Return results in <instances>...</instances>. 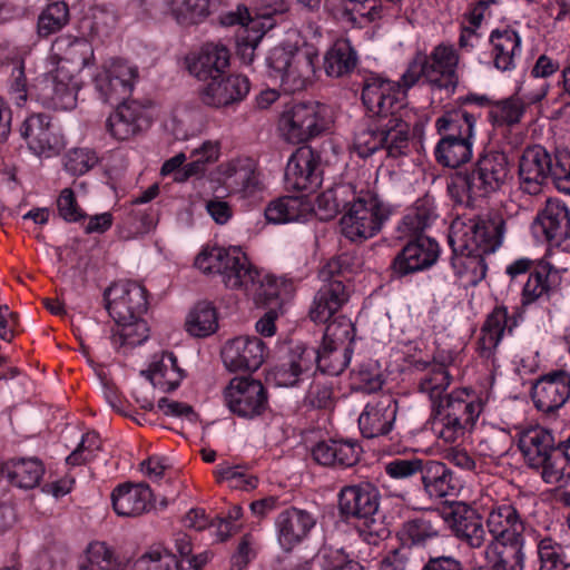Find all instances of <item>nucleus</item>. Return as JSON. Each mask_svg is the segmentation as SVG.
Segmentation results:
<instances>
[{"label":"nucleus","mask_w":570,"mask_h":570,"mask_svg":"<svg viewBox=\"0 0 570 570\" xmlns=\"http://www.w3.org/2000/svg\"><path fill=\"white\" fill-rule=\"evenodd\" d=\"M141 374L150 381L154 387L167 393L176 390L183 377V370L178 367L177 358L173 353H163L158 360L150 363L149 368Z\"/></svg>","instance_id":"36"},{"label":"nucleus","mask_w":570,"mask_h":570,"mask_svg":"<svg viewBox=\"0 0 570 570\" xmlns=\"http://www.w3.org/2000/svg\"><path fill=\"white\" fill-rule=\"evenodd\" d=\"M494 67L500 71L515 69L522 53V40L511 27L497 28L489 36Z\"/></svg>","instance_id":"29"},{"label":"nucleus","mask_w":570,"mask_h":570,"mask_svg":"<svg viewBox=\"0 0 570 570\" xmlns=\"http://www.w3.org/2000/svg\"><path fill=\"white\" fill-rule=\"evenodd\" d=\"M362 100L370 112L389 118L392 115V83L389 79L371 77L366 80Z\"/></svg>","instance_id":"40"},{"label":"nucleus","mask_w":570,"mask_h":570,"mask_svg":"<svg viewBox=\"0 0 570 570\" xmlns=\"http://www.w3.org/2000/svg\"><path fill=\"white\" fill-rule=\"evenodd\" d=\"M392 119L383 126L362 129L355 134L354 149L360 157L366 158L381 148L386 150L387 156L392 155V142H389V135L392 128L389 126Z\"/></svg>","instance_id":"45"},{"label":"nucleus","mask_w":570,"mask_h":570,"mask_svg":"<svg viewBox=\"0 0 570 570\" xmlns=\"http://www.w3.org/2000/svg\"><path fill=\"white\" fill-rule=\"evenodd\" d=\"M125 564L112 548L106 542H91L85 558L79 562V570H124Z\"/></svg>","instance_id":"47"},{"label":"nucleus","mask_w":570,"mask_h":570,"mask_svg":"<svg viewBox=\"0 0 570 570\" xmlns=\"http://www.w3.org/2000/svg\"><path fill=\"white\" fill-rule=\"evenodd\" d=\"M268 347L257 336H238L226 342L222 351L225 366L232 371L258 370L268 356Z\"/></svg>","instance_id":"14"},{"label":"nucleus","mask_w":570,"mask_h":570,"mask_svg":"<svg viewBox=\"0 0 570 570\" xmlns=\"http://www.w3.org/2000/svg\"><path fill=\"white\" fill-rule=\"evenodd\" d=\"M137 77L136 67L122 60H115L96 76L95 86L105 102L116 104L130 95Z\"/></svg>","instance_id":"18"},{"label":"nucleus","mask_w":570,"mask_h":570,"mask_svg":"<svg viewBox=\"0 0 570 570\" xmlns=\"http://www.w3.org/2000/svg\"><path fill=\"white\" fill-rule=\"evenodd\" d=\"M224 175L228 185L244 194L253 196L261 188V181L250 159H235L226 165Z\"/></svg>","instance_id":"42"},{"label":"nucleus","mask_w":570,"mask_h":570,"mask_svg":"<svg viewBox=\"0 0 570 570\" xmlns=\"http://www.w3.org/2000/svg\"><path fill=\"white\" fill-rule=\"evenodd\" d=\"M459 60L460 56L453 45L440 43L430 55L417 52L401 79L394 82V90L397 87L405 91L424 78L435 88L453 91L459 82L456 75Z\"/></svg>","instance_id":"2"},{"label":"nucleus","mask_w":570,"mask_h":570,"mask_svg":"<svg viewBox=\"0 0 570 570\" xmlns=\"http://www.w3.org/2000/svg\"><path fill=\"white\" fill-rule=\"evenodd\" d=\"M451 375L448 368L442 364H433L420 379V392L426 394L432 404L433 410L439 403H442L443 394L450 385Z\"/></svg>","instance_id":"51"},{"label":"nucleus","mask_w":570,"mask_h":570,"mask_svg":"<svg viewBox=\"0 0 570 570\" xmlns=\"http://www.w3.org/2000/svg\"><path fill=\"white\" fill-rule=\"evenodd\" d=\"M210 0H170L169 9L177 22L197 23L209 14Z\"/></svg>","instance_id":"54"},{"label":"nucleus","mask_w":570,"mask_h":570,"mask_svg":"<svg viewBox=\"0 0 570 570\" xmlns=\"http://www.w3.org/2000/svg\"><path fill=\"white\" fill-rule=\"evenodd\" d=\"M484 554L493 570L524 569L523 538L491 541L487 546Z\"/></svg>","instance_id":"33"},{"label":"nucleus","mask_w":570,"mask_h":570,"mask_svg":"<svg viewBox=\"0 0 570 570\" xmlns=\"http://www.w3.org/2000/svg\"><path fill=\"white\" fill-rule=\"evenodd\" d=\"M317 58L318 55L312 46L283 45L269 51L266 62L271 75L279 79L282 88L294 94L312 83Z\"/></svg>","instance_id":"4"},{"label":"nucleus","mask_w":570,"mask_h":570,"mask_svg":"<svg viewBox=\"0 0 570 570\" xmlns=\"http://www.w3.org/2000/svg\"><path fill=\"white\" fill-rule=\"evenodd\" d=\"M417 471L422 472V481L430 497H454L462 489V481L446 465H394V478H406Z\"/></svg>","instance_id":"17"},{"label":"nucleus","mask_w":570,"mask_h":570,"mask_svg":"<svg viewBox=\"0 0 570 570\" xmlns=\"http://www.w3.org/2000/svg\"><path fill=\"white\" fill-rule=\"evenodd\" d=\"M543 481L557 487L559 500L570 507V465H530Z\"/></svg>","instance_id":"55"},{"label":"nucleus","mask_w":570,"mask_h":570,"mask_svg":"<svg viewBox=\"0 0 570 570\" xmlns=\"http://www.w3.org/2000/svg\"><path fill=\"white\" fill-rule=\"evenodd\" d=\"M117 328L112 331L111 342L116 348H128L144 343L149 336V327L142 317L137 320L116 322Z\"/></svg>","instance_id":"50"},{"label":"nucleus","mask_w":570,"mask_h":570,"mask_svg":"<svg viewBox=\"0 0 570 570\" xmlns=\"http://www.w3.org/2000/svg\"><path fill=\"white\" fill-rule=\"evenodd\" d=\"M132 570H180L179 560L168 550L145 552L134 563Z\"/></svg>","instance_id":"56"},{"label":"nucleus","mask_w":570,"mask_h":570,"mask_svg":"<svg viewBox=\"0 0 570 570\" xmlns=\"http://www.w3.org/2000/svg\"><path fill=\"white\" fill-rule=\"evenodd\" d=\"M435 534L436 531L429 521L424 519H413L403 525L397 533V538L402 546L406 548L421 543Z\"/></svg>","instance_id":"60"},{"label":"nucleus","mask_w":570,"mask_h":570,"mask_svg":"<svg viewBox=\"0 0 570 570\" xmlns=\"http://www.w3.org/2000/svg\"><path fill=\"white\" fill-rule=\"evenodd\" d=\"M491 541L523 538V521L517 508L510 502L497 503L492 507L487 519Z\"/></svg>","instance_id":"30"},{"label":"nucleus","mask_w":570,"mask_h":570,"mask_svg":"<svg viewBox=\"0 0 570 570\" xmlns=\"http://www.w3.org/2000/svg\"><path fill=\"white\" fill-rule=\"evenodd\" d=\"M187 332L195 337H206L217 330V314L208 302L198 303L188 314L185 323Z\"/></svg>","instance_id":"52"},{"label":"nucleus","mask_w":570,"mask_h":570,"mask_svg":"<svg viewBox=\"0 0 570 570\" xmlns=\"http://www.w3.org/2000/svg\"><path fill=\"white\" fill-rule=\"evenodd\" d=\"M472 147L471 138H441L434 150L435 159L443 167L459 168L471 160Z\"/></svg>","instance_id":"44"},{"label":"nucleus","mask_w":570,"mask_h":570,"mask_svg":"<svg viewBox=\"0 0 570 570\" xmlns=\"http://www.w3.org/2000/svg\"><path fill=\"white\" fill-rule=\"evenodd\" d=\"M510 178L508 156L501 151L481 155L463 181L470 197H488L500 191Z\"/></svg>","instance_id":"10"},{"label":"nucleus","mask_w":570,"mask_h":570,"mask_svg":"<svg viewBox=\"0 0 570 570\" xmlns=\"http://www.w3.org/2000/svg\"><path fill=\"white\" fill-rule=\"evenodd\" d=\"M230 53L223 45L206 43L197 56L188 62V70L199 80L224 75L229 66Z\"/></svg>","instance_id":"31"},{"label":"nucleus","mask_w":570,"mask_h":570,"mask_svg":"<svg viewBox=\"0 0 570 570\" xmlns=\"http://www.w3.org/2000/svg\"><path fill=\"white\" fill-rule=\"evenodd\" d=\"M246 292H250L254 295V299L257 304H262L267 306L268 309L274 307H281L279 301V285L278 281L269 275L262 276L258 273V277L256 278L255 286L245 289Z\"/></svg>","instance_id":"57"},{"label":"nucleus","mask_w":570,"mask_h":570,"mask_svg":"<svg viewBox=\"0 0 570 570\" xmlns=\"http://www.w3.org/2000/svg\"><path fill=\"white\" fill-rule=\"evenodd\" d=\"M392 395L384 394L374 404H367L358 417L362 435L367 439L385 435L392 428Z\"/></svg>","instance_id":"34"},{"label":"nucleus","mask_w":570,"mask_h":570,"mask_svg":"<svg viewBox=\"0 0 570 570\" xmlns=\"http://www.w3.org/2000/svg\"><path fill=\"white\" fill-rule=\"evenodd\" d=\"M98 164L97 154L89 148H73L63 157L65 169L73 176L88 173Z\"/></svg>","instance_id":"58"},{"label":"nucleus","mask_w":570,"mask_h":570,"mask_svg":"<svg viewBox=\"0 0 570 570\" xmlns=\"http://www.w3.org/2000/svg\"><path fill=\"white\" fill-rule=\"evenodd\" d=\"M350 258L341 255L330 259L318 272L323 285L315 294L309 309V317L316 323H327L333 315L347 302L348 294L344 285L345 272Z\"/></svg>","instance_id":"5"},{"label":"nucleus","mask_w":570,"mask_h":570,"mask_svg":"<svg viewBox=\"0 0 570 570\" xmlns=\"http://www.w3.org/2000/svg\"><path fill=\"white\" fill-rule=\"evenodd\" d=\"M440 255L438 242L426 236L409 240L394 257V274L406 276L433 266Z\"/></svg>","instance_id":"19"},{"label":"nucleus","mask_w":570,"mask_h":570,"mask_svg":"<svg viewBox=\"0 0 570 570\" xmlns=\"http://www.w3.org/2000/svg\"><path fill=\"white\" fill-rule=\"evenodd\" d=\"M20 135L38 156L51 157L63 148L62 138L53 132L50 117L45 114L28 117L20 127Z\"/></svg>","instance_id":"22"},{"label":"nucleus","mask_w":570,"mask_h":570,"mask_svg":"<svg viewBox=\"0 0 570 570\" xmlns=\"http://www.w3.org/2000/svg\"><path fill=\"white\" fill-rule=\"evenodd\" d=\"M531 396L539 411L556 412L570 397V374L558 370L540 376L532 386Z\"/></svg>","instance_id":"20"},{"label":"nucleus","mask_w":570,"mask_h":570,"mask_svg":"<svg viewBox=\"0 0 570 570\" xmlns=\"http://www.w3.org/2000/svg\"><path fill=\"white\" fill-rule=\"evenodd\" d=\"M537 239L559 246L570 238V209L559 199H548L531 225Z\"/></svg>","instance_id":"13"},{"label":"nucleus","mask_w":570,"mask_h":570,"mask_svg":"<svg viewBox=\"0 0 570 570\" xmlns=\"http://www.w3.org/2000/svg\"><path fill=\"white\" fill-rule=\"evenodd\" d=\"M532 81H524L517 90L515 96L493 104L489 110V119L495 126H513L519 124L525 111V104H535L542 100L548 92V85L541 82L531 89Z\"/></svg>","instance_id":"15"},{"label":"nucleus","mask_w":570,"mask_h":570,"mask_svg":"<svg viewBox=\"0 0 570 570\" xmlns=\"http://www.w3.org/2000/svg\"><path fill=\"white\" fill-rule=\"evenodd\" d=\"M309 210V204L302 198L284 196L268 204L265 208V217L269 223L285 224L301 220L308 215Z\"/></svg>","instance_id":"43"},{"label":"nucleus","mask_w":570,"mask_h":570,"mask_svg":"<svg viewBox=\"0 0 570 570\" xmlns=\"http://www.w3.org/2000/svg\"><path fill=\"white\" fill-rule=\"evenodd\" d=\"M346 213L340 225L342 234L352 242L364 240L376 235L389 218V213L382 208L381 202L371 191L354 190Z\"/></svg>","instance_id":"6"},{"label":"nucleus","mask_w":570,"mask_h":570,"mask_svg":"<svg viewBox=\"0 0 570 570\" xmlns=\"http://www.w3.org/2000/svg\"><path fill=\"white\" fill-rule=\"evenodd\" d=\"M104 301L115 322L137 320L148 308L147 292L136 282H117L104 292Z\"/></svg>","instance_id":"12"},{"label":"nucleus","mask_w":570,"mask_h":570,"mask_svg":"<svg viewBox=\"0 0 570 570\" xmlns=\"http://www.w3.org/2000/svg\"><path fill=\"white\" fill-rule=\"evenodd\" d=\"M228 256L234 258V263L223 265L220 276L224 284L229 288L248 289L255 286L258 271L253 268L246 255L236 247L229 248Z\"/></svg>","instance_id":"39"},{"label":"nucleus","mask_w":570,"mask_h":570,"mask_svg":"<svg viewBox=\"0 0 570 570\" xmlns=\"http://www.w3.org/2000/svg\"><path fill=\"white\" fill-rule=\"evenodd\" d=\"M338 510L345 521L363 519L372 535L386 540L392 534L389 524H384V517L379 514V493L370 484L343 488L338 494Z\"/></svg>","instance_id":"8"},{"label":"nucleus","mask_w":570,"mask_h":570,"mask_svg":"<svg viewBox=\"0 0 570 570\" xmlns=\"http://www.w3.org/2000/svg\"><path fill=\"white\" fill-rule=\"evenodd\" d=\"M505 219L490 212L451 224L449 244L453 250L452 267L466 285H478L487 275L485 255L494 253L503 242Z\"/></svg>","instance_id":"1"},{"label":"nucleus","mask_w":570,"mask_h":570,"mask_svg":"<svg viewBox=\"0 0 570 570\" xmlns=\"http://www.w3.org/2000/svg\"><path fill=\"white\" fill-rule=\"evenodd\" d=\"M249 92V81L245 76H215L202 90L204 104L212 107H225L243 100Z\"/></svg>","instance_id":"26"},{"label":"nucleus","mask_w":570,"mask_h":570,"mask_svg":"<svg viewBox=\"0 0 570 570\" xmlns=\"http://www.w3.org/2000/svg\"><path fill=\"white\" fill-rule=\"evenodd\" d=\"M352 196H354V187L350 184H342L326 189L315 200L316 215L322 220L335 217L341 207L344 209L347 207Z\"/></svg>","instance_id":"46"},{"label":"nucleus","mask_w":570,"mask_h":570,"mask_svg":"<svg viewBox=\"0 0 570 570\" xmlns=\"http://www.w3.org/2000/svg\"><path fill=\"white\" fill-rule=\"evenodd\" d=\"M316 368L327 375H340L351 361L353 350L351 346H337L335 344L322 343L316 348Z\"/></svg>","instance_id":"48"},{"label":"nucleus","mask_w":570,"mask_h":570,"mask_svg":"<svg viewBox=\"0 0 570 570\" xmlns=\"http://www.w3.org/2000/svg\"><path fill=\"white\" fill-rule=\"evenodd\" d=\"M501 4L502 0H476L468 4L461 18L471 26L481 28L483 22L498 13Z\"/></svg>","instance_id":"64"},{"label":"nucleus","mask_w":570,"mask_h":570,"mask_svg":"<svg viewBox=\"0 0 570 570\" xmlns=\"http://www.w3.org/2000/svg\"><path fill=\"white\" fill-rule=\"evenodd\" d=\"M101 451V440L96 432H87L82 435L78 446L69 454L66 463H88L96 460H102L99 456Z\"/></svg>","instance_id":"59"},{"label":"nucleus","mask_w":570,"mask_h":570,"mask_svg":"<svg viewBox=\"0 0 570 570\" xmlns=\"http://www.w3.org/2000/svg\"><path fill=\"white\" fill-rule=\"evenodd\" d=\"M150 125L147 108L136 100L121 102L107 119L109 132L119 140H127Z\"/></svg>","instance_id":"27"},{"label":"nucleus","mask_w":570,"mask_h":570,"mask_svg":"<svg viewBox=\"0 0 570 570\" xmlns=\"http://www.w3.org/2000/svg\"><path fill=\"white\" fill-rule=\"evenodd\" d=\"M439 403L431 420L433 433L445 442H454L471 430L484 407L483 397L471 389L453 391Z\"/></svg>","instance_id":"3"},{"label":"nucleus","mask_w":570,"mask_h":570,"mask_svg":"<svg viewBox=\"0 0 570 570\" xmlns=\"http://www.w3.org/2000/svg\"><path fill=\"white\" fill-rule=\"evenodd\" d=\"M552 157L542 146L528 147L519 161L520 189L531 196L539 195L551 176Z\"/></svg>","instance_id":"16"},{"label":"nucleus","mask_w":570,"mask_h":570,"mask_svg":"<svg viewBox=\"0 0 570 570\" xmlns=\"http://www.w3.org/2000/svg\"><path fill=\"white\" fill-rule=\"evenodd\" d=\"M521 315L513 313L509 315L504 305H497L487 316L478 343L479 355L490 360L500 344L505 332L511 333L518 325V318Z\"/></svg>","instance_id":"25"},{"label":"nucleus","mask_w":570,"mask_h":570,"mask_svg":"<svg viewBox=\"0 0 570 570\" xmlns=\"http://www.w3.org/2000/svg\"><path fill=\"white\" fill-rule=\"evenodd\" d=\"M316 519L312 513L297 508L282 511L276 520L277 541L286 552L299 544L314 528Z\"/></svg>","instance_id":"24"},{"label":"nucleus","mask_w":570,"mask_h":570,"mask_svg":"<svg viewBox=\"0 0 570 570\" xmlns=\"http://www.w3.org/2000/svg\"><path fill=\"white\" fill-rule=\"evenodd\" d=\"M353 323L345 316H340L330 322L325 328L323 343L335 344L337 346H351L354 340Z\"/></svg>","instance_id":"62"},{"label":"nucleus","mask_w":570,"mask_h":570,"mask_svg":"<svg viewBox=\"0 0 570 570\" xmlns=\"http://www.w3.org/2000/svg\"><path fill=\"white\" fill-rule=\"evenodd\" d=\"M356 52L347 40H337L324 57V68L331 77L350 73L356 66Z\"/></svg>","instance_id":"49"},{"label":"nucleus","mask_w":570,"mask_h":570,"mask_svg":"<svg viewBox=\"0 0 570 570\" xmlns=\"http://www.w3.org/2000/svg\"><path fill=\"white\" fill-rule=\"evenodd\" d=\"M479 114L459 107L445 111L435 121V128L442 138H473Z\"/></svg>","instance_id":"35"},{"label":"nucleus","mask_w":570,"mask_h":570,"mask_svg":"<svg viewBox=\"0 0 570 570\" xmlns=\"http://www.w3.org/2000/svg\"><path fill=\"white\" fill-rule=\"evenodd\" d=\"M320 156L308 146H303L291 156L285 169L287 185L296 190L313 191L321 186Z\"/></svg>","instance_id":"21"},{"label":"nucleus","mask_w":570,"mask_h":570,"mask_svg":"<svg viewBox=\"0 0 570 570\" xmlns=\"http://www.w3.org/2000/svg\"><path fill=\"white\" fill-rule=\"evenodd\" d=\"M229 248L213 247L200 252L196 259L195 266L205 274H219L222 273L223 265L234 263V258L228 256Z\"/></svg>","instance_id":"61"},{"label":"nucleus","mask_w":570,"mask_h":570,"mask_svg":"<svg viewBox=\"0 0 570 570\" xmlns=\"http://www.w3.org/2000/svg\"><path fill=\"white\" fill-rule=\"evenodd\" d=\"M317 559L323 570H364L355 560L351 559L343 549L322 548Z\"/></svg>","instance_id":"63"},{"label":"nucleus","mask_w":570,"mask_h":570,"mask_svg":"<svg viewBox=\"0 0 570 570\" xmlns=\"http://www.w3.org/2000/svg\"><path fill=\"white\" fill-rule=\"evenodd\" d=\"M151 492L142 483L119 484L111 493L115 512L120 517H138L150 507Z\"/></svg>","instance_id":"32"},{"label":"nucleus","mask_w":570,"mask_h":570,"mask_svg":"<svg viewBox=\"0 0 570 570\" xmlns=\"http://www.w3.org/2000/svg\"><path fill=\"white\" fill-rule=\"evenodd\" d=\"M53 49L60 56L58 65L71 63L72 72H79L89 66L94 59V48L85 38L59 37L53 43Z\"/></svg>","instance_id":"38"},{"label":"nucleus","mask_w":570,"mask_h":570,"mask_svg":"<svg viewBox=\"0 0 570 570\" xmlns=\"http://www.w3.org/2000/svg\"><path fill=\"white\" fill-rule=\"evenodd\" d=\"M505 273L511 278L529 273L521 292L522 306L549 301L561 284V272L551 264L547 255L539 261L518 258L507 266Z\"/></svg>","instance_id":"7"},{"label":"nucleus","mask_w":570,"mask_h":570,"mask_svg":"<svg viewBox=\"0 0 570 570\" xmlns=\"http://www.w3.org/2000/svg\"><path fill=\"white\" fill-rule=\"evenodd\" d=\"M228 410L242 419L253 420L268 410V393L259 380L249 376L232 379L223 391Z\"/></svg>","instance_id":"11"},{"label":"nucleus","mask_w":570,"mask_h":570,"mask_svg":"<svg viewBox=\"0 0 570 570\" xmlns=\"http://www.w3.org/2000/svg\"><path fill=\"white\" fill-rule=\"evenodd\" d=\"M78 90L79 85L73 72L67 70L66 66L58 65L55 72L43 81L41 100L50 108L72 109L76 106Z\"/></svg>","instance_id":"23"},{"label":"nucleus","mask_w":570,"mask_h":570,"mask_svg":"<svg viewBox=\"0 0 570 570\" xmlns=\"http://www.w3.org/2000/svg\"><path fill=\"white\" fill-rule=\"evenodd\" d=\"M451 530L471 548H481L485 542V531L478 511L465 503L455 504L446 518Z\"/></svg>","instance_id":"28"},{"label":"nucleus","mask_w":570,"mask_h":570,"mask_svg":"<svg viewBox=\"0 0 570 570\" xmlns=\"http://www.w3.org/2000/svg\"><path fill=\"white\" fill-rule=\"evenodd\" d=\"M69 21V8L63 1H56L47 6L38 18V33L48 37L60 31Z\"/></svg>","instance_id":"53"},{"label":"nucleus","mask_w":570,"mask_h":570,"mask_svg":"<svg viewBox=\"0 0 570 570\" xmlns=\"http://www.w3.org/2000/svg\"><path fill=\"white\" fill-rule=\"evenodd\" d=\"M552 434L542 428H532L521 433L519 449L530 463H548L554 460Z\"/></svg>","instance_id":"37"},{"label":"nucleus","mask_w":570,"mask_h":570,"mask_svg":"<svg viewBox=\"0 0 570 570\" xmlns=\"http://www.w3.org/2000/svg\"><path fill=\"white\" fill-rule=\"evenodd\" d=\"M326 107L317 101L297 102L285 109L278 130L289 144H302L322 134L327 126Z\"/></svg>","instance_id":"9"},{"label":"nucleus","mask_w":570,"mask_h":570,"mask_svg":"<svg viewBox=\"0 0 570 570\" xmlns=\"http://www.w3.org/2000/svg\"><path fill=\"white\" fill-rule=\"evenodd\" d=\"M362 449L356 442L335 440L318 442L312 449L315 463H358Z\"/></svg>","instance_id":"41"}]
</instances>
